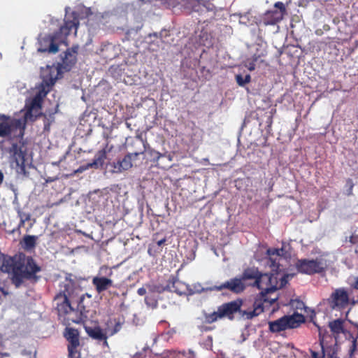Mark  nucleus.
<instances>
[{"mask_svg":"<svg viewBox=\"0 0 358 358\" xmlns=\"http://www.w3.org/2000/svg\"><path fill=\"white\" fill-rule=\"evenodd\" d=\"M344 321L341 319L333 320L329 323L331 331L336 335L344 333Z\"/></svg>","mask_w":358,"mask_h":358,"instance_id":"25","label":"nucleus"},{"mask_svg":"<svg viewBox=\"0 0 358 358\" xmlns=\"http://www.w3.org/2000/svg\"><path fill=\"white\" fill-rule=\"evenodd\" d=\"M258 57L257 55H254L252 57V61L248 60V64H246V66L248 67V70L252 71L255 69V62L257 61Z\"/></svg>","mask_w":358,"mask_h":358,"instance_id":"34","label":"nucleus"},{"mask_svg":"<svg viewBox=\"0 0 358 358\" xmlns=\"http://www.w3.org/2000/svg\"><path fill=\"white\" fill-rule=\"evenodd\" d=\"M346 183H347V185H348V186H349V187H350V191H349L348 194H352V188H353V187H354L353 181H352V179L348 178V179L347 180Z\"/></svg>","mask_w":358,"mask_h":358,"instance_id":"38","label":"nucleus"},{"mask_svg":"<svg viewBox=\"0 0 358 358\" xmlns=\"http://www.w3.org/2000/svg\"><path fill=\"white\" fill-rule=\"evenodd\" d=\"M57 79V76L54 78L52 76L50 78L45 77L43 78L38 92L34 96L30 103L26 105L27 110L24 114V120L27 121V119L31 117L32 116V111L34 109H40L41 108L43 98L50 92Z\"/></svg>","mask_w":358,"mask_h":358,"instance_id":"8","label":"nucleus"},{"mask_svg":"<svg viewBox=\"0 0 358 358\" xmlns=\"http://www.w3.org/2000/svg\"><path fill=\"white\" fill-rule=\"evenodd\" d=\"M84 295L79 297V301L78 303L77 310L80 312V315L78 320H74L75 322L78 323L79 322H84L88 319L89 310L83 305Z\"/></svg>","mask_w":358,"mask_h":358,"instance_id":"24","label":"nucleus"},{"mask_svg":"<svg viewBox=\"0 0 358 358\" xmlns=\"http://www.w3.org/2000/svg\"><path fill=\"white\" fill-rule=\"evenodd\" d=\"M145 302L148 307L152 308H157L158 303L154 295H148L145 298Z\"/></svg>","mask_w":358,"mask_h":358,"instance_id":"29","label":"nucleus"},{"mask_svg":"<svg viewBox=\"0 0 358 358\" xmlns=\"http://www.w3.org/2000/svg\"><path fill=\"white\" fill-rule=\"evenodd\" d=\"M277 275L273 273H260L257 281L252 283L253 287H257L261 290L257 299L267 302V304L271 305L278 300V296L272 297L271 295L276 291Z\"/></svg>","mask_w":358,"mask_h":358,"instance_id":"5","label":"nucleus"},{"mask_svg":"<svg viewBox=\"0 0 358 358\" xmlns=\"http://www.w3.org/2000/svg\"><path fill=\"white\" fill-rule=\"evenodd\" d=\"M148 152H149V155L152 157V161L154 162H157L162 157L164 156V155H163V154L160 153L159 152L156 151L153 149H150L148 150Z\"/></svg>","mask_w":358,"mask_h":358,"instance_id":"32","label":"nucleus"},{"mask_svg":"<svg viewBox=\"0 0 358 358\" xmlns=\"http://www.w3.org/2000/svg\"><path fill=\"white\" fill-rule=\"evenodd\" d=\"M89 169H92L91 166H90V163L80 166L76 171V173H82Z\"/></svg>","mask_w":358,"mask_h":358,"instance_id":"35","label":"nucleus"},{"mask_svg":"<svg viewBox=\"0 0 358 358\" xmlns=\"http://www.w3.org/2000/svg\"><path fill=\"white\" fill-rule=\"evenodd\" d=\"M236 80L239 86H244L245 84L249 83L251 80V76L248 74L245 77L238 74L236 76Z\"/></svg>","mask_w":358,"mask_h":358,"instance_id":"30","label":"nucleus"},{"mask_svg":"<svg viewBox=\"0 0 358 358\" xmlns=\"http://www.w3.org/2000/svg\"><path fill=\"white\" fill-rule=\"evenodd\" d=\"M285 13L286 8L284 3L278 1L274 4V9L267 10L260 16L257 24L258 26L275 25L283 19Z\"/></svg>","mask_w":358,"mask_h":358,"instance_id":"9","label":"nucleus"},{"mask_svg":"<svg viewBox=\"0 0 358 358\" xmlns=\"http://www.w3.org/2000/svg\"><path fill=\"white\" fill-rule=\"evenodd\" d=\"M1 292L3 293V294H6V293L4 292L2 289H1Z\"/></svg>","mask_w":358,"mask_h":358,"instance_id":"48","label":"nucleus"},{"mask_svg":"<svg viewBox=\"0 0 358 358\" xmlns=\"http://www.w3.org/2000/svg\"><path fill=\"white\" fill-rule=\"evenodd\" d=\"M1 57H2V55H1V54L0 53V59H1Z\"/></svg>","mask_w":358,"mask_h":358,"instance_id":"50","label":"nucleus"},{"mask_svg":"<svg viewBox=\"0 0 358 358\" xmlns=\"http://www.w3.org/2000/svg\"><path fill=\"white\" fill-rule=\"evenodd\" d=\"M143 152H133L128 153L122 159H118L117 162L110 163L109 165L112 168L111 173H120L123 171L130 169L133 164L132 160L136 159L138 155Z\"/></svg>","mask_w":358,"mask_h":358,"instance_id":"14","label":"nucleus"},{"mask_svg":"<svg viewBox=\"0 0 358 358\" xmlns=\"http://www.w3.org/2000/svg\"><path fill=\"white\" fill-rule=\"evenodd\" d=\"M124 324V320L120 318L110 319L106 323V328L104 329L105 334H106L107 338L108 336H113L117 332H119Z\"/></svg>","mask_w":358,"mask_h":358,"instance_id":"19","label":"nucleus"},{"mask_svg":"<svg viewBox=\"0 0 358 358\" xmlns=\"http://www.w3.org/2000/svg\"><path fill=\"white\" fill-rule=\"evenodd\" d=\"M213 289L217 292L226 289L232 293L240 294L245 290V285L241 278H234L221 284L220 285H215Z\"/></svg>","mask_w":358,"mask_h":358,"instance_id":"16","label":"nucleus"},{"mask_svg":"<svg viewBox=\"0 0 358 358\" xmlns=\"http://www.w3.org/2000/svg\"><path fill=\"white\" fill-rule=\"evenodd\" d=\"M353 287L355 289H358V278H356L354 284H353Z\"/></svg>","mask_w":358,"mask_h":358,"instance_id":"44","label":"nucleus"},{"mask_svg":"<svg viewBox=\"0 0 358 358\" xmlns=\"http://www.w3.org/2000/svg\"><path fill=\"white\" fill-rule=\"evenodd\" d=\"M37 237L31 235H26L23 238L24 246L27 249H31L35 247L36 244Z\"/></svg>","mask_w":358,"mask_h":358,"instance_id":"27","label":"nucleus"},{"mask_svg":"<svg viewBox=\"0 0 358 358\" xmlns=\"http://www.w3.org/2000/svg\"><path fill=\"white\" fill-rule=\"evenodd\" d=\"M17 215L20 220L29 221L31 220V214L22 212L20 209L17 210Z\"/></svg>","mask_w":358,"mask_h":358,"instance_id":"33","label":"nucleus"},{"mask_svg":"<svg viewBox=\"0 0 358 358\" xmlns=\"http://www.w3.org/2000/svg\"><path fill=\"white\" fill-rule=\"evenodd\" d=\"M213 288L214 286L203 287L200 284H196L194 285L192 289L189 287L188 295H192L195 293L200 294L202 292L215 291V289H214Z\"/></svg>","mask_w":358,"mask_h":358,"instance_id":"26","label":"nucleus"},{"mask_svg":"<svg viewBox=\"0 0 358 358\" xmlns=\"http://www.w3.org/2000/svg\"><path fill=\"white\" fill-rule=\"evenodd\" d=\"M58 179V177H48L45 178V182L47 183L52 182Z\"/></svg>","mask_w":358,"mask_h":358,"instance_id":"40","label":"nucleus"},{"mask_svg":"<svg viewBox=\"0 0 358 358\" xmlns=\"http://www.w3.org/2000/svg\"><path fill=\"white\" fill-rule=\"evenodd\" d=\"M137 293L140 295V296H143L146 294V289L143 287H141L139 288L138 290H137Z\"/></svg>","mask_w":358,"mask_h":358,"instance_id":"41","label":"nucleus"},{"mask_svg":"<svg viewBox=\"0 0 358 358\" xmlns=\"http://www.w3.org/2000/svg\"><path fill=\"white\" fill-rule=\"evenodd\" d=\"M166 242V238L164 237L163 238H162L161 240L158 241L157 242V245L158 246H162V245H164L165 243Z\"/></svg>","mask_w":358,"mask_h":358,"instance_id":"42","label":"nucleus"},{"mask_svg":"<svg viewBox=\"0 0 358 358\" xmlns=\"http://www.w3.org/2000/svg\"><path fill=\"white\" fill-rule=\"evenodd\" d=\"M78 14L73 11L70 15H66L64 22L58 31L52 34H48L39 40L38 51L41 52L56 53L59 50V45L66 43L67 36L74 31L76 34L79 27Z\"/></svg>","mask_w":358,"mask_h":358,"instance_id":"3","label":"nucleus"},{"mask_svg":"<svg viewBox=\"0 0 358 358\" xmlns=\"http://www.w3.org/2000/svg\"><path fill=\"white\" fill-rule=\"evenodd\" d=\"M318 331H319V338H320V343H321V345H322V353H323V357H324V348H323V345H322V342H323V340H324V336L322 335V331L321 327H318Z\"/></svg>","mask_w":358,"mask_h":358,"instance_id":"37","label":"nucleus"},{"mask_svg":"<svg viewBox=\"0 0 358 358\" xmlns=\"http://www.w3.org/2000/svg\"><path fill=\"white\" fill-rule=\"evenodd\" d=\"M304 322L305 317L302 314L294 313L268 322V329L272 333H279L287 329L297 328Z\"/></svg>","mask_w":358,"mask_h":358,"instance_id":"7","label":"nucleus"},{"mask_svg":"<svg viewBox=\"0 0 358 358\" xmlns=\"http://www.w3.org/2000/svg\"><path fill=\"white\" fill-rule=\"evenodd\" d=\"M26 221H22V220H20V222L17 227L16 229H13L12 231V233H15V231H17L18 234H20L21 231H20V229L22 227H24V224H25Z\"/></svg>","mask_w":358,"mask_h":358,"instance_id":"36","label":"nucleus"},{"mask_svg":"<svg viewBox=\"0 0 358 358\" xmlns=\"http://www.w3.org/2000/svg\"><path fill=\"white\" fill-rule=\"evenodd\" d=\"M106 159V150L102 149L99 150L94 156L92 162L90 163L92 168L97 169L103 166Z\"/></svg>","mask_w":358,"mask_h":358,"instance_id":"22","label":"nucleus"},{"mask_svg":"<svg viewBox=\"0 0 358 358\" xmlns=\"http://www.w3.org/2000/svg\"><path fill=\"white\" fill-rule=\"evenodd\" d=\"M267 255L266 258V264L271 268V271L275 272V274L277 275V282H276V291L279 289L282 288L287 283V276L284 275L278 278V272L282 269L280 268V261L282 259L283 257L286 255V251L284 248H268L266 252Z\"/></svg>","mask_w":358,"mask_h":358,"instance_id":"6","label":"nucleus"},{"mask_svg":"<svg viewBox=\"0 0 358 358\" xmlns=\"http://www.w3.org/2000/svg\"><path fill=\"white\" fill-rule=\"evenodd\" d=\"M327 304L332 310L342 311L348 308L350 296L345 288L336 289L327 300Z\"/></svg>","mask_w":358,"mask_h":358,"instance_id":"10","label":"nucleus"},{"mask_svg":"<svg viewBox=\"0 0 358 358\" xmlns=\"http://www.w3.org/2000/svg\"><path fill=\"white\" fill-rule=\"evenodd\" d=\"M219 318H222V317L220 316L218 308L217 311L206 315V320L208 323H213L217 321Z\"/></svg>","mask_w":358,"mask_h":358,"instance_id":"31","label":"nucleus"},{"mask_svg":"<svg viewBox=\"0 0 358 358\" xmlns=\"http://www.w3.org/2000/svg\"><path fill=\"white\" fill-rule=\"evenodd\" d=\"M310 352L312 358H319V354L317 352L310 350Z\"/></svg>","mask_w":358,"mask_h":358,"instance_id":"43","label":"nucleus"},{"mask_svg":"<svg viewBox=\"0 0 358 358\" xmlns=\"http://www.w3.org/2000/svg\"><path fill=\"white\" fill-rule=\"evenodd\" d=\"M145 356H143L142 355V353H136L135 355H134V358H144Z\"/></svg>","mask_w":358,"mask_h":358,"instance_id":"45","label":"nucleus"},{"mask_svg":"<svg viewBox=\"0 0 358 358\" xmlns=\"http://www.w3.org/2000/svg\"><path fill=\"white\" fill-rule=\"evenodd\" d=\"M78 46H73L67 49L62 56V62L58 63L57 70V73L62 71H69L77 62Z\"/></svg>","mask_w":358,"mask_h":358,"instance_id":"13","label":"nucleus"},{"mask_svg":"<svg viewBox=\"0 0 358 358\" xmlns=\"http://www.w3.org/2000/svg\"><path fill=\"white\" fill-rule=\"evenodd\" d=\"M32 225H33V224H31L29 228H31Z\"/></svg>","mask_w":358,"mask_h":358,"instance_id":"49","label":"nucleus"},{"mask_svg":"<svg viewBox=\"0 0 358 358\" xmlns=\"http://www.w3.org/2000/svg\"><path fill=\"white\" fill-rule=\"evenodd\" d=\"M64 337L68 341V357H80L78 331L74 328L66 327L64 331Z\"/></svg>","mask_w":358,"mask_h":358,"instance_id":"12","label":"nucleus"},{"mask_svg":"<svg viewBox=\"0 0 358 358\" xmlns=\"http://www.w3.org/2000/svg\"><path fill=\"white\" fill-rule=\"evenodd\" d=\"M296 266L299 272L307 275L324 273L327 268L326 264L319 259L311 260L306 259H299Z\"/></svg>","mask_w":358,"mask_h":358,"instance_id":"11","label":"nucleus"},{"mask_svg":"<svg viewBox=\"0 0 358 358\" xmlns=\"http://www.w3.org/2000/svg\"><path fill=\"white\" fill-rule=\"evenodd\" d=\"M92 283L98 294H101L114 287L113 281L105 276L96 275L93 277Z\"/></svg>","mask_w":358,"mask_h":358,"instance_id":"17","label":"nucleus"},{"mask_svg":"<svg viewBox=\"0 0 358 358\" xmlns=\"http://www.w3.org/2000/svg\"><path fill=\"white\" fill-rule=\"evenodd\" d=\"M184 357H187V358H195L196 355L192 350H189V351L187 352H186V356H184Z\"/></svg>","mask_w":358,"mask_h":358,"instance_id":"39","label":"nucleus"},{"mask_svg":"<svg viewBox=\"0 0 358 358\" xmlns=\"http://www.w3.org/2000/svg\"><path fill=\"white\" fill-rule=\"evenodd\" d=\"M85 330L90 337L95 340L101 341V339H105L107 338L105 331H103L99 326L94 327L85 326Z\"/></svg>","mask_w":358,"mask_h":358,"instance_id":"21","label":"nucleus"},{"mask_svg":"<svg viewBox=\"0 0 358 358\" xmlns=\"http://www.w3.org/2000/svg\"><path fill=\"white\" fill-rule=\"evenodd\" d=\"M170 289L179 295H188L189 285L182 282L177 278H173L171 282L169 285Z\"/></svg>","mask_w":358,"mask_h":358,"instance_id":"20","label":"nucleus"},{"mask_svg":"<svg viewBox=\"0 0 358 358\" xmlns=\"http://www.w3.org/2000/svg\"><path fill=\"white\" fill-rule=\"evenodd\" d=\"M165 358H180L181 356H186L185 351L167 350L164 352Z\"/></svg>","mask_w":358,"mask_h":358,"instance_id":"28","label":"nucleus"},{"mask_svg":"<svg viewBox=\"0 0 358 358\" xmlns=\"http://www.w3.org/2000/svg\"><path fill=\"white\" fill-rule=\"evenodd\" d=\"M243 301L236 299L230 302L224 303L218 307L220 316L227 317L230 320H234V314L241 311Z\"/></svg>","mask_w":358,"mask_h":358,"instance_id":"15","label":"nucleus"},{"mask_svg":"<svg viewBox=\"0 0 358 358\" xmlns=\"http://www.w3.org/2000/svg\"><path fill=\"white\" fill-rule=\"evenodd\" d=\"M267 303V302H264V301H261V299H256L254 304L253 309L252 310H242L240 312L241 316L247 320L252 319L253 317L259 315L264 310V304Z\"/></svg>","mask_w":358,"mask_h":358,"instance_id":"18","label":"nucleus"},{"mask_svg":"<svg viewBox=\"0 0 358 358\" xmlns=\"http://www.w3.org/2000/svg\"><path fill=\"white\" fill-rule=\"evenodd\" d=\"M59 291L54 297L56 303V310L59 316H65L71 312L74 311L71 306V300H73L78 296V292L80 290L79 286L71 279V275L66 276L64 281L60 282Z\"/></svg>","mask_w":358,"mask_h":358,"instance_id":"4","label":"nucleus"},{"mask_svg":"<svg viewBox=\"0 0 358 358\" xmlns=\"http://www.w3.org/2000/svg\"><path fill=\"white\" fill-rule=\"evenodd\" d=\"M107 338H106L105 339H101V341H103V345L106 346V347L108 346Z\"/></svg>","mask_w":358,"mask_h":358,"instance_id":"46","label":"nucleus"},{"mask_svg":"<svg viewBox=\"0 0 358 358\" xmlns=\"http://www.w3.org/2000/svg\"><path fill=\"white\" fill-rule=\"evenodd\" d=\"M260 273L261 272L256 267H248L244 269L241 275V279H243V281L248 280H254L255 281H257Z\"/></svg>","mask_w":358,"mask_h":358,"instance_id":"23","label":"nucleus"},{"mask_svg":"<svg viewBox=\"0 0 358 358\" xmlns=\"http://www.w3.org/2000/svg\"><path fill=\"white\" fill-rule=\"evenodd\" d=\"M68 358H73V357H68ZM73 358H80V357H73Z\"/></svg>","mask_w":358,"mask_h":358,"instance_id":"51","label":"nucleus"},{"mask_svg":"<svg viewBox=\"0 0 358 358\" xmlns=\"http://www.w3.org/2000/svg\"><path fill=\"white\" fill-rule=\"evenodd\" d=\"M25 125V120L13 118L0 113V138H8L15 130H19L20 139L11 143L8 152L10 155V166L15 170L17 174L22 177H28L29 174L25 164L27 148L23 141Z\"/></svg>","mask_w":358,"mask_h":358,"instance_id":"1","label":"nucleus"},{"mask_svg":"<svg viewBox=\"0 0 358 358\" xmlns=\"http://www.w3.org/2000/svg\"><path fill=\"white\" fill-rule=\"evenodd\" d=\"M49 126H50V123H48H48H46V122L44 123V129L45 130H48L49 129Z\"/></svg>","mask_w":358,"mask_h":358,"instance_id":"47","label":"nucleus"},{"mask_svg":"<svg viewBox=\"0 0 358 358\" xmlns=\"http://www.w3.org/2000/svg\"><path fill=\"white\" fill-rule=\"evenodd\" d=\"M0 270L10 276V280L15 288H19L24 280H38L36 273L41 268L31 257L23 252H19L13 256L4 255Z\"/></svg>","mask_w":358,"mask_h":358,"instance_id":"2","label":"nucleus"}]
</instances>
